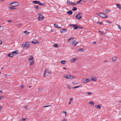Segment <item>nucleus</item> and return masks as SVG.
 Instances as JSON below:
<instances>
[{
  "instance_id": "nucleus-1",
  "label": "nucleus",
  "mask_w": 121,
  "mask_h": 121,
  "mask_svg": "<svg viewBox=\"0 0 121 121\" xmlns=\"http://www.w3.org/2000/svg\"><path fill=\"white\" fill-rule=\"evenodd\" d=\"M73 27V28L74 30H77L78 28L80 29H83V27H80L79 25H78L77 24H71L70 25Z\"/></svg>"
},
{
  "instance_id": "nucleus-2",
  "label": "nucleus",
  "mask_w": 121,
  "mask_h": 121,
  "mask_svg": "<svg viewBox=\"0 0 121 121\" xmlns=\"http://www.w3.org/2000/svg\"><path fill=\"white\" fill-rule=\"evenodd\" d=\"M64 78L69 79H73L75 78V77L73 75H68L66 74L65 75Z\"/></svg>"
},
{
  "instance_id": "nucleus-3",
  "label": "nucleus",
  "mask_w": 121,
  "mask_h": 121,
  "mask_svg": "<svg viewBox=\"0 0 121 121\" xmlns=\"http://www.w3.org/2000/svg\"><path fill=\"white\" fill-rule=\"evenodd\" d=\"M97 14L100 17L103 18H105L108 17L106 14L104 13H97Z\"/></svg>"
},
{
  "instance_id": "nucleus-4",
  "label": "nucleus",
  "mask_w": 121,
  "mask_h": 121,
  "mask_svg": "<svg viewBox=\"0 0 121 121\" xmlns=\"http://www.w3.org/2000/svg\"><path fill=\"white\" fill-rule=\"evenodd\" d=\"M38 15L39 16L38 19L39 21H41L44 19V17L43 15L41 13H39Z\"/></svg>"
},
{
  "instance_id": "nucleus-5",
  "label": "nucleus",
  "mask_w": 121,
  "mask_h": 121,
  "mask_svg": "<svg viewBox=\"0 0 121 121\" xmlns=\"http://www.w3.org/2000/svg\"><path fill=\"white\" fill-rule=\"evenodd\" d=\"M19 5V3L16 2H13L11 3L10 4V6L13 7H16Z\"/></svg>"
},
{
  "instance_id": "nucleus-6",
  "label": "nucleus",
  "mask_w": 121,
  "mask_h": 121,
  "mask_svg": "<svg viewBox=\"0 0 121 121\" xmlns=\"http://www.w3.org/2000/svg\"><path fill=\"white\" fill-rule=\"evenodd\" d=\"M30 43L29 42H26L24 44H22V47L23 48L26 47V48H28L30 44Z\"/></svg>"
},
{
  "instance_id": "nucleus-7",
  "label": "nucleus",
  "mask_w": 121,
  "mask_h": 121,
  "mask_svg": "<svg viewBox=\"0 0 121 121\" xmlns=\"http://www.w3.org/2000/svg\"><path fill=\"white\" fill-rule=\"evenodd\" d=\"M85 0H80L78 2L76 3V4H78L80 3L79 4L82 5L83 3H85V2L84 1Z\"/></svg>"
},
{
  "instance_id": "nucleus-8",
  "label": "nucleus",
  "mask_w": 121,
  "mask_h": 121,
  "mask_svg": "<svg viewBox=\"0 0 121 121\" xmlns=\"http://www.w3.org/2000/svg\"><path fill=\"white\" fill-rule=\"evenodd\" d=\"M31 43L35 44H38L39 43L38 41L36 39H33V41L31 42Z\"/></svg>"
},
{
  "instance_id": "nucleus-9",
  "label": "nucleus",
  "mask_w": 121,
  "mask_h": 121,
  "mask_svg": "<svg viewBox=\"0 0 121 121\" xmlns=\"http://www.w3.org/2000/svg\"><path fill=\"white\" fill-rule=\"evenodd\" d=\"M75 17L78 20H81L82 18L81 16H78V15H77L75 16Z\"/></svg>"
},
{
  "instance_id": "nucleus-10",
  "label": "nucleus",
  "mask_w": 121,
  "mask_h": 121,
  "mask_svg": "<svg viewBox=\"0 0 121 121\" xmlns=\"http://www.w3.org/2000/svg\"><path fill=\"white\" fill-rule=\"evenodd\" d=\"M79 42H77L75 40H74L72 42L71 44H73L74 46H75Z\"/></svg>"
},
{
  "instance_id": "nucleus-11",
  "label": "nucleus",
  "mask_w": 121,
  "mask_h": 121,
  "mask_svg": "<svg viewBox=\"0 0 121 121\" xmlns=\"http://www.w3.org/2000/svg\"><path fill=\"white\" fill-rule=\"evenodd\" d=\"M40 1H39L34 0L32 2L33 3L39 5Z\"/></svg>"
},
{
  "instance_id": "nucleus-12",
  "label": "nucleus",
  "mask_w": 121,
  "mask_h": 121,
  "mask_svg": "<svg viewBox=\"0 0 121 121\" xmlns=\"http://www.w3.org/2000/svg\"><path fill=\"white\" fill-rule=\"evenodd\" d=\"M14 55H13L12 52H10L8 55V56L10 57H12Z\"/></svg>"
},
{
  "instance_id": "nucleus-13",
  "label": "nucleus",
  "mask_w": 121,
  "mask_h": 121,
  "mask_svg": "<svg viewBox=\"0 0 121 121\" xmlns=\"http://www.w3.org/2000/svg\"><path fill=\"white\" fill-rule=\"evenodd\" d=\"M54 26L55 28H61V27L59 26L56 23H55L54 25Z\"/></svg>"
},
{
  "instance_id": "nucleus-14",
  "label": "nucleus",
  "mask_w": 121,
  "mask_h": 121,
  "mask_svg": "<svg viewBox=\"0 0 121 121\" xmlns=\"http://www.w3.org/2000/svg\"><path fill=\"white\" fill-rule=\"evenodd\" d=\"M97 78L96 77H95L93 76L91 77V80L92 81H96Z\"/></svg>"
},
{
  "instance_id": "nucleus-15",
  "label": "nucleus",
  "mask_w": 121,
  "mask_h": 121,
  "mask_svg": "<svg viewBox=\"0 0 121 121\" xmlns=\"http://www.w3.org/2000/svg\"><path fill=\"white\" fill-rule=\"evenodd\" d=\"M12 53L13 55H14V54H16V55H18L19 54L18 50H17L15 51H13L12 52Z\"/></svg>"
},
{
  "instance_id": "nucleus-16",
  "label": "nucleus",
  "mask_w": 121,
  "mask_h": 121,
  "mask_svg": "<svg viewBox=\"0 0 121 121\" xmlns=\"http://www.w3.org/2000/svg\"><path fill=\"white\" fill-rule=\"evenodd\" d=\"M73 12L71 10H69L67 12V13L70 15H71L73 14Z\"/></svg>"
},
{
  "instance_id": "nucleus-17",
  "label": "nucleus",
  "mask_w": 121,
  "mask_h": 121,
  "mask_svg": "<svg viewBox=\"0 0 121 121\" xmlns=\"http://www.w3.org/2000/svg\"><path fill=\"white\" fill-rule=\"evenodd\" d=\"M9 9L11 10H13L14 9H17V8H14L12 7H10Z\"/></svg>"
},
{
  "instance_id": "nucleus-18",
  "label": "nucleus",
  "mask_w": 121,
  "mask_h": 121,
  "mask_svg": "<svg viewBox=\"0 0 121 121\" xmlns=\"http://www.w3.org/2000/svg\"><path fill=\"white\" fill-rule=\"evenodd\" d=\"M77 60V58H75L73 59H71V62H74Z\"/></svg>"
},
{
  "instance_id": "nucleus-19",
  "label": "nucleus",
  "mask_w": 121,
  "mask_h": 121,
  "mask_svg": "<svg viewBox=\"0 0 121 121\" xmlns=\"http://www.w3.org/2000/svg\"><path fill=\"white\" fill-rule=\"evenodd\" d=\"M96 107L99 109H101V106L99 105H96L95 106Z\"/></svg>"
},
{
  "instance_id": "nucleus-20",
  "label": "nucleus",
  "mask_w": 121,
  "mask_h": 121,
  "mask_svg": "<svg viewBox=\"0 0 121 121\" xmlns=\"http://www.w3.org/2000/svg\"><path fill=\"white\" fill-rule=\"evenodd\" d=\"M96 23L97 24H99L101 25H103V23H102L101 22H96Z\"/></svg>"
},
{
  "instance_id": "nucleus-21",
  "label": "nucleus",
  "mask_w": 121,
  "mask_h": 121,
  "mask_svg": "<svg viewBox=\"0 0 121 121\" xmlns=\"http://www.w3.org/2000/svg\"><path fill=\"white\" fill-rule=\"evenodd\" d=\"M33 60V56L31 55L30 56L29 59V61H30L31 60Z\"/></svg>"
},
{
  "instance_id": "nucleus-22",
  "label": "nucleus",
  "mask_w": 121,
  "mask_h": 121,
  "mask_svg": "<svg viewBox=\"0 0 121 121\" xmlns=\"http://www.w3.org/2000/svg\"><path fill=\"white\" fill-rule=\"evenodd\" d=\"M67 4L71 5V3H72V2L70 1L69 0H67Z\"/></svg>"
},
{
  "instance_id": "nucleus-23",
  "label": "nucleus",
  "mask_w": 121,
  "mask_h": 121,
  "mask_svg": "<svg viewBox=\"0 0 121 121\" xmlns=\"http://www.w3.org/2000/svg\"><path fill=\"white\" fill-rule=\"evenodd\" d=\"M23 33L25 34L26 35H28L30 33V32L27 31H24L23 32Z\"/></svg>"
},
{
  "instance_id": "nucleus-24",
  "label": "nucleus",
  "mask_w": 121,
  "mask_h": 121,
  "mask_svg": "<svg viewBox=\"0 0 121 121\" xmlns=\"http://www.w3.org/2000/svg\"><path fill=\"white\" fill-rule=\"evenodd\" d=\"M110 11V10L109 9H106L105 10V13H108Z\"/></svg>"
},
{
  "instance_id": "nucleus-25",
  "label": "nucleus",
  "mask_w": 121,
  "mask_h": 121,
  "mask_svg": "<svg viewBox=\"0 0 121 121\" xmlns=\"http://www.w3.org/2000/svg\"><path fill=\"white\" fill-rule=\"evenodd\" d=\"M74 39L73 37H71L68 39V41L69 42L71 41V40L72 39L73 40Z\"/></svg>"
},
{
  "instance_id": "nucleus-26",
  "label": "nucleus",
  "mask_w": 121,
  "mask_h": 121,
  "mask_svg": "<svg viewBox=\"0 0 121 121\" xmlns=\"http://www.w3.org/2000/svg\"><path fill=\"white\" fill-rule=\"evenodd\" d=\"M53 46L57 48L58 47V45L56 43H54V44Z\"/></svg>"
},
{
  "instance_id": "nucleus-27",
  "label": "nucleus",
  "mask_w": 121,
  "mask_h": 121,
  "mask_svg": "<svg viewBox=\"0 0 121 121\" xmlns=\"http://www.w3.org/2000/svg\"><path fill=\"white\" fill-rule=\"evenodd\" d=\"M116 58L117 57H114L112 58V61H116Z\"/></svg>"
},
{
  "instance_id": "nucleus-28",
  "label": "nucleus",
  "mask_w": 121,
  "mask_h": 121,
  "mask_svg": "<svg viewBox=\"0 0 121 121\" xmlns=\"http://www.w3.org/2000/svg\"><path fill=\"white\" fill-rule=\"evenodd\" d=\"M66 62V61L65 60H61V64H64Z\"/></svg>"
},
{
  "instance_id": "nucleus-29",
  "label": "nucleus",
  "mask_w": 121,
  "mask_h": 121,
  "mask_svg": "<svg viewBox=\"0 0 121 121\" xmlns=\"http://www.w3.org/2000/svg\"><path fill=\"white\" fill-rule=\"evenodd\" d=\"M117 7L120 9H121V7H120V4H117L116 5Z\"/></svg>"
},
{
  "instance_id": "nucleus-30",
  "label": "nucleus",
  "mask_w": 121,
  "mask_h": 121,
  "mask_svg": "<svg viewBox=\"0 0 121 121\" xmlns=\"http://www.w3.org/2000/svg\"><path fill=\"white\" fill-rule=\"evenodd\" d=\"M47 72V70H45V71H44L43 75V76L44 77H45L46 76V74Z\"/></svg>"
},
{
  "instance_id": "nucleus-31",
  "label": "nucleus",
  "mask_w": 121,
  "mask_h": 121,
  "mask_svg": "<svg viewBox=\"0 0 121 121\" xmlns=\"http://www.w3.org/2000/svg\"><path fill=\"white\" fill-rule=\"evenodd\" d=\"M98 32H99V33H100V34L102 35H103L104 34H105L104 33V32L103 31H100V30H99L98 31Z\"/></svg>"
},
{
  "instance_id": "nucleus-32",
  "label": "nucleus",
  "mask_w": 121,
  "mask_h": 121,
  "mask_svg": "<svg viewBox=\"0 0 121 121\" xmlns=\"http://www.w3.org/2000/svg\"><path fill=\"white\" fill-rule=\"evenodd\" d=\"M77 10V8L76 7H74L72 9V10L73 11H75Z\"/></svg>"
},
{
  "instance_id": "nucleus-33",
  "label": "nucleus",
  "mask_w": 121,
  "mask_h": 121,
  "mask_svg": "<svg viewBox=\"0 0 121 121\" xmlns=\"http://www.w3.org/2000/svg\"><path fill=\"white\" fill-rule=\"evenodd\" d=\"M89 104H90L92 106H93L94 105V103L92 102H89Z\"/></svg>"
},
{
  "instance_id": "nucleus-34",
  "label": "nucleus",
  "mask_w": 121,
  "mask_h": 121,
  "mask_svg": "<svg viewBox=\"0 0 121 121\" xmlns=\"http://www.w3.org/2000/svg\"><path fill=\"white\" fill-rule=\"evenodd\" d=\"M81 86H76L74 87H72V88H78L79 87Z\"/></svg>"
},
{
  "instance_id": "nucleus-35",
  "label": "nucleus",
  "mask_w": 121,
  "mask_h": 121,
  "mask_svg": "<svg viewBox=\"0 0 121 121\" xmlns=\"http://www.w3.org/2000/svg\"><path fill=\"white\" fill-rule=\"evenodd\" d=\"M35 8L36 9H39V6L38 5H35Z\"/></svg>"
},
{
  "instance_id": "nucleus-36",
  "label": "nucleus",
  "mask_w": 121,
  "mask_h": 121,
  "mask_svg": "<svg viewBox=\"0 0 121 121\" xmlns=\"http://www.w3.org/2000/svg\"><path fill=\"white\" fill-rule=\"evenodd\" d=\"M39 5H45V4H44L43 3H40V2Z\"/></svg>"
},
{
  "instance_id": "nucleus-37",
  "label": "nucleus",
  "mask_w": 121,
  "mask_h": 121,
  "mask_svg": "<svg viewBox=\"0 0 121 121\" xmlns=\"http://www.w3.org/2000/svg\"><path fill=\"white\" fill-rule=\"evenodd\" d=\"M85 80L86 81V82H85V83H86L87 82H89L90 81V80L88 78L86 79Z\"/></svg>"
},
{
  "instance_id": "nucleus-38",
  "label": "nucleus",
  "mask_w": 121,
  "mask_h": 121,
  "mask_svg": "<svg viewBox=\"0 0 121 121\" xmlns=\"http://www.w3.org/2000/svg\"><path fill=\"white\" fill-rule=\"evenodd\" d=\"M117 26L118 27L119 29L120 30H121V27L119 25L117 24Z\"/></svg>"
},
{
  "instance_id": "nucleus-39",
  "label": "nucleus",
  "mask_w": 121,
  "mask_h": 121,
  "mask_svg": "<svg viewBox=\"0 0 121 121\" xmlns=\"http://www.w3.org/2000/svg\"><path fill=\"white\" fill-rule=\"evenodd\" d=\"M62 30H63L64 32V33L65 32L67 31V30L66 29H62Z\"/></svg>"
},
{
  "instance_id": "nucleus-40",
  "label": "nucleus",
  "mask_w": 121,
  "mask_h": 121,
  "mask_svg": "<svg viewBox=\"0 0 121 121\" xmlns=\"http://www.w3.org/2000/svg\"><path fill=\"white\" fill-rule=\"evenodd\" d=\"M34 61H32V62L30 63V65H33L34 64Z\"/></svg>"
},
{
  "instance_id": "nucleus-41",
  "label": "nucleus",
  "mask_w": 121,
  "mask_h": 121,
  "mask_svg": "<svg viewBox=\"0 0 121 121\" xmlns=\"http://www.w3.org/2000/svg\"><path fill=\"white\" fill-rule=\"evenodd\" d=\"M45 105H45L43 107L46 108V107H50L51 106V105Z\"/></svg>"
},
{
  "instance_id": "nucleus-42",
  "label": "nucleus",
  "mask_w": 121,
  "mask_h": 121,
  "mask_svg": "<svg viewBox=\"0 0 121 121\" xmlns=\"http://www.w3.org/2000/svg\"><path fill=\"white\" fill-rule=\"evenodd\" d=\"M79 50L80 51L82 52H83L84 51L83 49L82 48L79 49Z\"/></svg>"
},
{
  "instance_id": "nucleus-43",
  "label": "nucleus",
  "mask_w": 121,
  "mask_h": 121,
  "mask_svg": "<svg viewBox=\"0 0 121 121\" xmlns=\"http://www.w3.org/2000/svg\"><path fill=\"white\" fill-rule=\"evenodd\" d=\"M93 94L92 93H91L90 92H88L87 93V94L89 95H91L92 94Z\"/></svg>"
},
{
  "instance_id": "nucleus-44",
  "label": "nucleus",
  "mask_w": 121,
  "mask_h": 121,
  "mask_svg": "<svg viewBox=\"0 0 121 121\" xmlns=\"http://www.w3.org/2000/svg\"><path fill=\"white\" fill-rule=\"evenodd\" d=\"M63 113L65 114V115H66L67 114V112L65 111H63Z\"/></svg>"
},
{
  "instance_id": "nucleus-45",
  "label": "nucleus",
  "mask_w": 121,
  "mask_h": 121,
  "mask_svg": "<svg viewBox=\"0 0 121 121\" xmlns=\"http://www.w3.org/2000/svg\"><path fill=\"white\" fill-rule=\"evenodd\" d=\"M4 98V97L3 96H0V99L2 100Z\"/></svg>"
},
{
  "instance_id": "nucleus-46",
  "label": "nucleus",
  "mask_w": 121,
  "mask_h": 121,
  "mask_svg": "<svg viewBox=\"0 0 121 121\" xmlns=\"http://www.w3.org/2000/svg\"><path fill=\"white\" fill-rule=\"evenodd\" d=\"M4 76L5 78H7L8 77V75L7 74H5Z\"/></svg>"
},
{
  "instance_id": "nucleus-47",
  "label": "nucleus",
  "mask_w": 121,
  "mask_h": 121,
  "mask_svg": "<svg viewBox=\"0 0 121 121\" xmlns=\"http://www.w3.org/2000/svg\"><path fill=\"white\" fill-rule=\"evenodd\" d=\"M76 4H75V3H74V2H72V3H71V5H76Z\"/></svg>"
},
{
  "instance_id": "nucleus-48",
  "label": "nucleus",
  "mask_w": 121,
  "mask_h": 121,
  "mask_svg": "<svg viewBox=\"0 0 121 121\" xmlns=\"http://www.w3.org/2000/svg\"><path fill=\"white\" fill-rule=\"evenodd\" d=\"M67 87L68 88L70 89L71 88V87L69 85H68L67 86Z\"/></svg>"
},
{
  "instance_id": "nucleus-49",
  "label": "nucleus",
  "mask_w": 121,
  "mask_h": 121,
  "mask_svg": "<svg viewBox=\"0 0 121 121\" xmlns=\"http://www.w3.org/2000/svg\"><path fill=\"white\" fill-rule=\"evenodd\" d=\"M2 108V107L1 106H0V111H1Z\"/></svg>"
},
{
  "instance_id": "nucleus-50",
  "label": "nucleus",
  "mask_w": 121,
  "mask_h": 121,
  "mask_svg": "<svg viewBox=\"0 0 121 121\" xmlns=\"http://www.w3.org/2000/svg\"><path fill=\"white\" fill-rule=\"evenodd\" d=\"M107 22L109 23H111V22L107 20Z\"/></svg>"
},
{
  "instance_id": "nucleus-51",
  "label": "nucleus",
  "mask_w": 121,
  "mask_h": 121,
  "mask_svg": "<svg viewBox=\"0 0 121 121\" xmlns=\"http://www.w3.org/2000/svg\"><path fill=\"white\" fill-rule=\"evenodd\" d=\"M82 14V13H78V16H80Z\"/></svg>"
},
{
  "instance_id": "nucleus-52",
  "label": "nucleus",
  "mask_w": 121,
  "mask_h": 121,
  "mask_svg": "<svg viewBox=\"0 0 121 121\" xmlns=\"http://www.w3.org/2000/svg\"><path fill=\"white\" fill-rule=\"evenodd\" d=\"M28 106H26L25 107H24V108L25 109H27L28 108Z\"/></svg>"
},
{
  "instance_id": "nucleus-53",
  "label": "nucleus",
  "mask_w": 121,
  "mask_h": 121,
  "mask_svg": "<svg viewBox=\"0 0 121 121\" xmlns=\"http://www.w3.org/2000/svg\"><path fill=\"white\" fill-rule=\"evenodd\" d=\"M60 32L61 33H64L63 31V30H62H62L61 29L60 30Z\"/></svg>"
},
{
  "instance_id": "nucleus-54",
  "label": "nucleus",
  "mask_w": 121,
  "mask_h": 121,
  "mask_svg": "<svg viewBox=\"0 0 121 121\" xmlns=\"http://www.w3.org/2000/svg\"><path fill=\"white\" fill-rule=\"evenodd\" d=\"M25 120H26L25 119L23 118L22 120L21 121H25Z\"/></svg>"
},
{
  "instance_id": "nucleus-55",
  "label": "nucleus",
  "mask_w": 121,
  "mask_h": 121,
  "mask_svg": "<svg viewBox=\"0 0 121 121\" xmlns=\"http://www.w3.org/2000/svg\"><path fill=\"white\" fill-rule=\"evenodd\" d=\"M96 43V42L95 41L93 42H92V44H95Z\"/></svg>"
},
{
  "instance_id": "nucleus-56",
  "label": "nucleus",
  "mask_w": 121,
  "mask_h": 121,
  "mask_svg": "<svg viewBox=\"0 0 121 121\" xmlns=\"http://www.w3.org/2000/svg\"><path fill=\"white\" fill-rule=\"evenodd\" d=\"M42 90V89L41 88H39L38 89V90L39 91H41Z\"/></svg>"
},
{
  "instance_id": "nucleus-57",
  "label": "nucleus",
  "mask_w": 121,
  "mask_h": 121,
  "mask_svg": "<svg viewBox=\"0 0 121 121\" xmlns=\"http://www.w3.org/2000/svg\"><path fill=\"white\" fill-rule=\"evenodd\" d=\"M48 73L49 74H50L51 73V72L50 71H48Z\"/></svg>"
},
{
  "instance_id": "nucleus-58",
  "label": "nucleus",
  "mask_w": 121,
  "mask_h": 121,
  "mask_svg": "<svg viewBox=\"0 0 121 121\" xmlns=\"http://www.w3.org/2000/svg\"><path fill=\"white\" fill-rule=\"evenodd\" d=\"M73 100V99L72 98H70V101H71Z\"/></svg>"
},
{
  "instance_id": "nucleus-59",
  "label": "nucleus",
  "mask_w": 121,
  "mask_h": 121,
  "mask_svg": "<svg viewBox=\"0 0 121 121\" xmlns=\"http://www.w3.org/2000/svg\"><path fill=\"white\" fill-rule=\"evenodd\" d=\"M73 84L76 85V84H78V83H75L74 82H73Z\"/></svg>"
},
{
  "instance_id": "nucleus-60",
  "label": "nucleus",
  "mask_w": 121,
  "mask_h": 121,
  "mask_svg": "<svg viewBox=\"0 0 121 121\" xmlns=\"http://www.w3.org/2000/svg\"><path fill=\"white\" fill-rule=\"evenodd\" d=\"M21 87L22 88H23L24 87V86L23 85H22L21 86Z\"/></svg>"
},
{
  "instance_id": "nucleus-61",
  "label": "nucleus",
  "mask_w": 121,
  "mask_h": 121,
  "mask_svg": "<svg viewBox=\"0 0 121 121\" xmlns=\"http://www.w3.org/2000/svg\"><path fill=\"white\" fill-rule=\"evenodd\" d=\"M0 92L1 93H3V92L2 91V90H0Z\"/></svg>"
},
{
  "instance_id": "nucleus-62",
  "label": "nucleus",
  "mask_w": 121,
  "mask_h": 121,
  "mask_svg": "<svg viewBox=\"0 0 121 121\" xmlns=\"http://www.w3.org/2000/svg\"><path fill=\"white\" fill-rule=\"evenodd\" d=\"M8 21V22H11V20H8V21Z\"/></svg>"
},
{
  "instance_id": "nucleus-63",
  "label": "nucleus",
  "mask_w": 121,
  "mask_h": 121,
  "mask_svg": "<svg viewBox=\"0 0 121 121\" xmlns=\"http://www.w3.org/2000/svg\"><path fill=\"white\" fill-rule=\"evenodd\" d=\"M54 30H53V29H52L51 30V32H53L54 31Z\"/></svg>"
},
{
  "instance_id": "nucleus-64",
  "label": "nucleus",
  "mask_w": 121,
  "mask_h": 121,
  "mask_svg": "<svg viewBox=\"0 0 121 121\" xmlns=\"http://www.w3.org/2000/svg\"><path fill=\"white\" fill-rule=\"evenodd\" d=\"M66 121V119H63V120L62 121Z\"/></svg>"
}]
</instances>
